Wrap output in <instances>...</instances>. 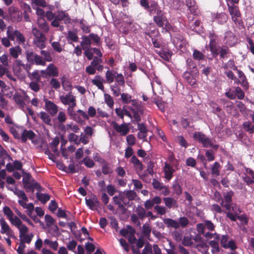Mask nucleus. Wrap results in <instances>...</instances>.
<instances>
[{"label":"nucleus","instance_id":"28","mask_svg":"<svg viewBox=\"0 0 254 254\" xmlns=\"http://www.w3.org/2000/svg\"><path fill=\"white\" fill-rule=\"evenodd\" d=\"M106 67L108 69L105 73L106 82L108 84H111L113 83L115 80L117 71L114 70H110L108 67Z\"/></svg>","mask_w":254,"mask_h":254},{"label":"nucleus","instance_id":"29","mask_svg":"<svg viewBox=\"0 0 254 254\" xmlns=\"http://www.w3.org/2000/svg\"><path fill=\"white\" fill-rule=\"evenodd\" d=\"M164 224L168 228H173L177 229L179 228V223L178 221L171 218H165L163 220Z\"/></svg>","mask_w":254,"mask_h":254},{"label":"nucleus","instance_id":"24","mask_svg":"<svg viewBox=\"0 0 254 254\" xmlns=\"http://www.w3.org/2000/svg\"><path fill=\"white\" fill-rule=\"evenodd\" d=\"M9 15L11 20L14 22H19L22 20L21 13L15 9L9 11Z\"/></svg>","mask_w":254,"mask_h":254},{"label":"nucleus","instance_id":"54","mask_svg":"<svg viewBox=\"0 0 254 254\" xmlns=\"http://www.w3.org/2000/svg\"><path fill=\"white\" fill-rule=\"evenodd\" d=\"M220 168V165L218 162H215L211 168V173L212 175L219 176L220 175L219 169Z\"/></svg>","mask_w":254,"mask_h":254},{"label":"nucleus","instance_id":"33","mask_svg":"<svg viewBox=\"0 0 254 254\" xmlns=\"http://www.w3.org/2000/svg\"><path fill=\"white\" fill-rule=\"evenodd\" d=\"M220 58L225 59L228 58L230 56V51L227 46H222L220 48L219 52Z\"/></svg>","mask_w":254,"mask_h":254},{"label":"nucleus","instance_id":"2","mask_svg":"<svg viewBox=\"0 0 254 254\" xmlns=\"http://www.w3.org/2000/svg\"><path fill=\"white\" fill-rule=\"evenodd\" d=\"M32 33L35 37L34 45L39 49L42 50L46 47V38L45 34L36 27L32 28Z\"/></svg>","mask_w":254,"mask_h":254},{"label":"nucleus","instance_id":"45","mask_svg":"<svg viewBox=\"0 0 254 254\" xmlns=\"http://www.w3.org/2000/svg\"><path fill=\"white\" fill-rule=\"evenodd\" d=\"M222 67L224 69H228L230 68L235 71L238 69L237 66L235 65V62L233 59L229 60L228 62L223 64Z\"/></svg>","mask_w":254,"mask_h":254},{"label":"nucleus","instance_id":"8","mask_svg":"<svg viewBox=\"0 0 254 254\" xmlns=\"http://www.w3.org/2000/svg\"><path fill=\"white\" fill-rule=\"evenodd\" d=\"M112 125L114 129L122 136H126L129 131L127 125L124 122L121 125H119L116 122H113Z\"/></svg>","mask_w":254,"mask_h":254},{"label":"nucleus","instance_id":"11","mask_svg":"<svg viewBox=\"0 0 254 254\" xmlns=\"http://www.w3.org/2000/svg\"><path fill=\"white\" fill-rule=\"evenodd\" d=\"M224 41L226 44L233 47L237 43V38L232 31H228L225 33Z\"/></svg>","mask_w":254,"mask_h":254},{"label":"nucleus","instance_id":"1","mask_svg":"<svg viewBox=\"0 0 254 254\" xmlns=\"http://www.w3.org/2000/svg\"><path fill=\"white\" fill-rule=\"evenodd\" d=\"M193 138L194 140L201 143L204 148L211 147L215 151H217L219 148L218 144H214L212 142V139L201 132L195 131L194 132Z\"/></svg>","mask_w":254,"mask_h":254},{"label":"nucleus","instance_id":"62","mask_svg":"<svg viewBox=\"0 0 254 254\" xmlns=\"http://www.w3.org/2000/svg\"><path fill=\"white\" fill-rule=\"evenodd\" d=\"M235 94L236 97H237L239 100H242L244 98L245 93L240 87H236L235 88Z\"/></svg>","mask_w":254,"mask_h":254},{"label":"nucleus","instance_id":"32","mask_svg":"<svg viewBox=\"0 0 254 254\" xmlns=\"http://www.w3.org/2000/svg\"><path fill=\"white\" fill-rule=\"evenodd\" d=\"M67 111L68 115L72 117L73 120H74L78 123H81L82 122V120L81 118L77 115V113H75L73 110V108H71L68 107L67 109Z\"/></svg>","mask_w":254,"mask_h":254},{"label":"nucleus","instance_id":"37","mask_svg":"<svg viewBox=\"0 0 254 254\" xmlns=\"http://www.w3.org/2000/svg\"><path fill=\"white\" fill-rule=\"evenodd\" d=\"M38 24L39 27L43 31V32L47 33L49 30V26L44 19H38Z\"/></svg>","mask_w":254,"mask_h":254},{"label":"nucleus","instance_id":"27","mask_svg":"<svg viewBox=\"0 0 254 254\" xmlns=\"http://www.w3.org/2000/svg\"><path fill=\"white\" fill-rule=\"evenodd\" d=\"M25 188H26V191L27 192L31 191L32 192H33L35 189L39 191L42 190V187L40 184L35 182L34 180H33L32 182L28 184L27 187H25Z\"/></svg>","mask_w":254,"mask_h":254},{"label":"nucleus","instance_id":"59","mask_svg":"<svg viewBox=\"0 0 254 254\" xmlns=\"http://www.w3.org/2000/svg\"><path fill=\"white\" fill-rule=\"evenodd\" d=\"M216 18L219 23L222 24L226 22L228 19V16L225 13H221L217 15Z\"/></svg>","mask_w":254,"mask_h":254},{"label":"nucleus","instance_id":"60","mask_svg":"<svg viewBox=\"0 0 254 254\" xmlns=\"http://www.w3.org/2000/svg\"><path fill=\"white\" fill-rule=\"evenodd\" d=\"M67 40H71L73 42H77L78 40V37L76 33L72 31H69L67 36Z\"/></svg>","mask_w":254,"mask_h":254},{"label":"nucleus","instance_id":"20","mask_svg":"<svg viewBox=\"0 0 254 254\" xmlns=\"http://www.w3.org/2000/svg\"><path fill=\"white\" fill-rule=\"evenodd\" d=\"M47 67L49 77H58L59 76V69L54 64H50Z\"/></svg>","mask_w":254,"mask_h":254},{"label":"nucleus","instance_id":"34","mask_svg":"<svg viewBox=\"0 0 254 254\" xmlns=\"http://www.w3.org/2000/svg\"><path fill=\"white\" fill-rule=\"evenodd\" d=\"M163 201L165 204V205L168 208H171L173 206H177V201L173 197H164Z\"/></svg>","mask_w":254,"mask_h":254},{"label":"nucleus","instance_id":"7","mask_svg":"<svg viewBox=\"0 0 254 254\" xmlns=\"http://www.w3.org/2000/svg\"><path fill=\"white\" fill-rule=\"evenodd\" d=\"M26 57L27 61L32 64H35L37 65H41L42 62V59L41 56L31 51H27L26 52Z\"/></svg>","mask_w":254,"mask_h":254},{"label":"nucleus","instance_id":"53","mask_svg":"<svg viewBox=\"0 0 254 254\" xmlns=\"http://www.w3.org/2000/svg\"><path fill=\"white\" fill-rule=\"evenodd\" d=\"M3 212L4 214L6 216L9 220H12V218L13 217L14 214L12 211L8 206H4L3 208Z\"/></svg>","mask_w":254,"mask_h":254},{"label":"nucleus","instance_id":"55","mask_svg":"<svg viewBox=\"0 0 254 254\" xmlns=\"http://www.w3.org/2000/svg\"><path fill=\"white\" fill-rule=\"evenodd\" d=\"M33 237L34 235L32 233L24 235L22 238H20V243H22L24 244V243L29 244L32 241Z\"/></svg>","mask_w":254,"mask_h":254},{"label":"nucleus","instance_id":"4","mask_svg":"<svg viewBox=\"0 0 254 254\" xmlns=\"http://www.w3.org/2000/svg\"><path fill=\"white\" fill-rule=\"evenodd\" d=\"M6 35L11 41H14L16 39V41L19 44H24L25 42V38L24 35L17 30H14L12 26H8Z\"/></svg>","mask_w":254,"mask_h":254},{"label":"nucleus","instance_id":"35","mask_svg":"<svg viewBox=\"0 0 254 254\" xmlns=\"http://www.w3.org/2000/svg\"><path fill=\"white\" fill-rule=\"evenodd\" d=\"M38 117L44 122L46 124L48 125H51V119L50 115L43 111L39 113Z\"/></svg>","mask_w":254,"mask_h":254},{"label":"nucleus","instance_id":"5","mask_svg":"<svg viewBox=\"0 0 254 254\" xmlns=\"http://www.w3.org/2000/svg\"><path fill=\"white\" fill-rule=\"evenodd\" d=\"M133 107L131 106H127V108L133 113L134 121L138 123L141 121V117L139 115V114H143L144 113V110L143 107L141 105V102L135 101H133Z\"/></svg>","mask_w":254,"mask_h":254},{"label":"nucleus","instance_id":"15","mask_svg":"<svg viewBox=\"0 0 254 254\" xmlns=\"http://www.w3.org/2000/svg\"><path fill=\"white\" fill-rule=\"evenodd\" d=\"M186 65L188 69L187 71L191 72L193 74H198L196 64L191 58H189L186 60Z\"/></svg>","mask_w":254,"mask_h":254},{"label":"nucleus","instance_id":"38","mask_svg":"<svg viewBox=\"0 0 254 254\" xmlns=\"http://www.w3.org/2000/svg\"><path fill=\"white\" fill-rule=\"evenodd\" d=\"M121 99L122 100V102L124 104H128L131 103V107H133V101L137 102L135 100H132L131 99V96L130 95H129L127 93H122L121 94Z\"/></svg>","mask_w":254,"mask_h":254},{"label":"nucleus","instance_id":"52","mask_svg":"<svg viewBox=\"0 0 254 254\" xmlns=\"http://www.w3.org/2000/svg\"><path fill=\"white\" fill-rule=\"evenodd\" d=\"M36 196L38 200H39L43 203H45L48 201L50 197V195L48 194L36 193Z\"/></svg>","mask_w":254,"mask_h":254},{"label":"nucleus","instance_id":"12","mask_svg":"<svg viewBox=\"0 0 254 254\" xmlns=\"http://www.w3.org/2000/svg\"><path fill=\"white\" fill-rule=\"evenodd\" d=\"M0 224L1 225V233L6 234L7 236L11 238H15L13 235V231L11 230L8 225L7 224L3 218L0 219Z\"/></svg>","mask_w":254,"mask_h":254},{"label":"nucleus","instance_id":"58","mask_svg":"<svg viewBox=\"0 0 254 254\" xmlns=\"http://www.w3.org/2000/svg\"><path fill=\"white\" fill-rule=\"evenodd\" d=\"M18 203L25 209H27V210H34V206L32 203H29L28 204L26 203V202L23 201V200H18Z\"/></svg>","mask_w":254,"mask_h":254},{"label":"nucleus","instance_id":"57","mask_svg":"<svg viewBox=\"0 0 254 254\" xmlns=\"http://www.w3.org/2000/svg\"><path fill=\"white\" fill-rule=\"evenodd\" d=\"M173 190L178 195H180L182 193V190L181 186L179 184L177 181H175L172 187Z\"/></svg>","mask_w":254,"mask_h":254},{"label":"nucleus","instance_id":"26","mask_svg":"<svg viewBox=\"0 0 254 254\" xmlns=\"http://www.w3.org/2000/svg\"><path fill=\"white\" fill-rule=\"evenodd\" d=\"M227 5L228 9L231 16H241V12L238 6L233 3L230 4L228 3Z\"/></svg>","mask_w":254,"mask_h":254},{"label":"nucleus","instance_id":"17","mask_svg":"<svg viewBox=\"0 0 254 254\" xmlns=\"http://www.w3.org/2000/svg\"><path fill=\"white\" fill-rule=\"evenodd\" d=\"M150 15L157 14L160 13L162 10L161 7L158 5V3L154 1H152L150 2L149 8L147 10Z\"/></svg>","mask_w":254,"mask_h":254},{"label":"nucleus","instance_id":"31","mask_svg":"<svg viewBox=\"0 0 254 254\" xmlns=\"http://www.w3.org/2000/svg\"><path fill=\"white\" fill-rule=\"evenodd\" d=\"M10 190L13 191L14 193L19 198H21V200L25 202H27L28 201V198L23 190H20L17 188H15L14 189H10Z\"/></svg>","mask_w":254,"mask_h":254},{"label":"nucleus","instance_id":"6","mask_svg":"<svg viewBox=\"0 0 254 254\" xmlns=\"http://www.w3.org/2000/svg\"><path fill=\"white\" fill-rule=\"evenodd\" d=\"M19 62L13 67V70L14 74L17 76L23 78L25 76V73H27L30 67H28L27 65H25Z\"/></svg>","mask_w":254,"mask_h":254},{"label":"nucleus","instance_id":"3","mask_svg":"<svg viewBox=\"0 0 254 254\" xmlns=\"http://www.w3.org/2000/svg\"><path fill=\"white\" fill-rule=\"evenodd\" d=\"M63 21L65 24H68L71 22V18L69 14L65 11L58 10L56 12L55 19L51 22V25L54 27L60 26V21Z\"/></svg>","mask_w":254,"mask_h":254},{"label":"nucleus","instance_id":"64","mask_svg":"<svg viewBox=\"0 0 254 254\" xmlns=\"http://www.w3.org/2000/svg\"><path fill=\"white\" fill-rule=\"evenodd\" d=\"M90 39L92 40L96 45L99 46L101 43V38L96 34L91 33L89 35Z\"/></svg>","mask_w":254,"mask_h":254},{"label":"nucleus","instance_id":"40","mask_svg":"<svg viewBox=\"0 0 254 254\" xmlns=\"http://www.w3.org/2000/svg\"><path fill=\"white\" fill-rule=\"evenodd\" d=\"M131 162L134 165V167L139 171H142L143 169V164L135 155L132 156Z\"/></svg>","mask_w":254,"mask_h":254},{"label":"nucleus","instance_id":"63","mask_svg":"<svg viewBox=\"0 0 254 254\" xmlns=\"http://www.w3.org/2000/svg\"><path fill=\"white\" fill-rule=\"evenodd\" d=\"M9 221L12 225H14L17 228L23 225L21 219L16 216H15L14 217H12V220Z\"/></svg>","mask_w":254,"mask_h":254},{"label":"nucleus","instance_id":"46","mask_svg":"<svg viewBox=\"0 0 254 254\" xmlns=\"http://www.w3.org/2000/svg\"><path fill=\"white\" fill-rule=\"evenodd\" d=\"M135 212L137 215L140 218V219L143 220L146 217V211L144 208L140 205L136 207Z\"/></svg>","mask_w":254,"mask_h":254},{"label":"nucleus","instance_id":"21","mask_svg":"<svg viewBox=\"0 0 254 254\" xmlns=\"http://www.w3.org/2000/svg\"><path fill=\"white\" fill-rule=\"evenodd\" d=\"M238 76L240 79V84L244 87V89L247 90L249 88V83L247 81V78L244 72L239 69L237 70Z\"/></svg>","mask_w":254,"mask_h":254},{"label":"nucleus","instance_id":"10","mask_svg":"<svg viewBox=\"0 0 254 254\" xmlns=\"http://www.w3.org/2000/svg\"><path fill=\"white\" fill-rule=\"evenodd\" d=\"M45 102L46 110L52 116H55L58 112V107L54 102L49 100L48 99H44Z\"/></svg>","mask_w":254,"mask_h":254},{"label":"nucleus","instance_id":"56","mask_svg":"<svg viewBox=\"0 0 254 254\" xmlns=\"http://www.w3.org/2000/svg\"><path fill=\"white\" fill-rule=\"evenodd\" d=\"M151 231V228L147 223H145L142 226V233L143 235L146 237H149Z\"/></svg>","mask_w":254,"mask_h":254},{"label":"nucleus","instance_id":"48","mask_svg":"<svg viewBox=\"0 0 254 254\" xmlns=\"http://www.w3.org/2000/svg\"><path fill=\"white\" fill-rule=\"evenodd\" d=\"M115 80L116 82L117 83V85H119L121 86H125V78L123 75L122 73H118L117 72V73L115 76Z\"/></svg>","mask_w":254,"mask_h":254},{"label":"nucleus","instance_id":"43","mask_svg":"<svg viewBox=\"0 0 254 254\" xmlns=\"http://www.w3.org/2000/svg\"><path fill=\"white\" fill-rule=\"evenodd\" d=\"M113 199L115 203L118 205L119 209L122 210L123 212H125L126 211L127 209L124 205L122 203V199H121L120 196L119 197L118 196H115L113 197Z\"/></svg>","mask_w":254,"mask_h":254},{"label":"nucleus","instance_id":"49","mask_svg":"<svg viewBox=\"0 0 254 254\" xmlns=\"http://www.w3.org/2000/svg\"><path fill=\"white\" fill-rule=\"evenodd\" d=\"M101 76L100 75H96L95 78L92 80V83L96 85L99 89L104 90V87L103 82L101 81Z\"/></svg>","mask_w":254,"mask_h":254},{"label":"nucleus","instance_id":"50","mask_svg":"<svg viewBox=\"0 0 254 254\" xmlns=\"http://www.w3.org/2000/svg\"><path fill=\"white\" fill-rule=\"evenodd\" d=\"M104 96L105 103L109 108H112L114 104L113 97L108 93L104 94Z\"/></svg>","mask_w":254,"mask_h":254},{"label":"nucleus","instance_id":"18","mask_svg":"<svg viewBox=\"0 0 254 254\" xmlns=\"http://www.w3.org/2000/svg\"><path fill=\"white\" fill-rule=\"evenodd\" d=\"M198 74H193L192 73L185 71L183 74V77L186 80L187 82L191 86H194L196 84V79L195 77Z\"/></svg>","mask_w":254,"mask_h":254},{"label":"nucleus","instance_id":"14","mask_svg":"<svg viewBox=\"0 0 254 254\" xmlns=\"http://www.w3.org/2000/svg\"><path fill=\"white\" fill-rule=\"evenodd\" d=\"M40 54L41 55L43 56H41V58L42 59V62L41 64V66L46 65L47 62H51L53 61V58L50 51L46 50H41L40 51Z\"/></svg>","mask_w":254,"mask_h":254},{"label":"nucleus","instance_id":"51","mask_svg":"<svg viewBox=\"0 0 254 254\" xmlns=\"http://www.w3.org/2000/svg\"><path fill=\"white\" fill-rule=\"evenodd\" d=\"M152 245L147 243L145 245L142 253H140L139 250L135 252L134 254H150L152 252Z\"/></svg>","mask_w":254,"mask_h":254},{"label":"nucleus","instance_id":"23","mask_svg":"<svg viewBox=\"0 0 254 254\" xmlns=\"http://www.w3.org/2000/svg\"><path fill=\"white\" fill-rule=\"evenodd\" d=\"M75 98V96L73 95L71 92H69L65 96L61 95L60 96V99L61 102L64 105H70L71 102V100Z\"/></svg>","mask_w":254,"mask_h":254},{"label":"nucleus","instance_id":"13","mask_svg":"<svg viewBox=\"0 0 254 254\" xmlns=\"http://www.w3.org/2000/svg\"><path fill=\"white\" fill-rule=\"evenodd\" d=\"M164 172V178L168 181H170L173 177V174L175 172V170L173 166L169 163L165 162L163 168Z\"/></svg>","mask_w":254,"mask_h":254},{"label":"nucleus","instance_id":"44","mask_svg":"<svg viewBox=\"0 0 254 254\" xmlns=\"http://www.w3.org/2000/svg\"><path fill=\"white\" fill-rule=\"evenodd\" d=\"M243 127L245 131L249 133H254V126L249 121L245 122L243 124Z\"/></svg>","mask_w":254,"mask_h":254},{"label":"nucleus","instance_id":"42","mask_svg":"<svg viewBox=\"0 0 254 254\" xmlns=\"http://www.w3.org/2000/svg\"><path fill=\"white\" fill-rule=\"evenodd\" d=\"M28 76L31 80H35L36 81L40 82L41 80V75L38 70H35L32 73H30L29 70H27Z\"/></svg>","mask_w":254,"mask_h":254},{"label":"nucleus","instance_id":"30","mask_svg":"<svg viewBox=\"0 0 254 254\" xmlns=\"http://www.w3.org/2000/svg\"><path fill=\"white\" fill-rule=\"evenodd\" d=\"M156 53H157L161 58L166 60L169 61V58L171 57V52L166 49H163L161 50H155Z\"/></svg>","mask_w":254,"mask_h":254},{"label":"nucleus","instance_id":"19","mask_svg":"<svg viewBox=\"0 0 254 254\" xmlns=\"http://www.w3.org/2000/svg\"><path fill=\"white\" fill-rule=\"evenodd\" d=\"M35 136V133L32 130L24 129L22 133L21 139L23 142H26L28 139L30 140L33 139Z\"/></svg>","mask_w":254,"mask_h":254},{"label":"nucleus","instance_id":"22","mask_svg":"<svg viewBox=\"0 0 254 254\" xmlns=\"http://www.w3.org/2000/svg\"><path fill=\"white\" fill-rule=\"evenodd\" d=\"M13 99L16 104L21 108L25 107V103L24 102V97L19 94L18 93H15L13 96Z\"/></svg>","mask_w":254,"mask_h":254},{"label":"nucleus","instance_id":"9","mask_svg":"<svg viewBox=\"0 0 254 254\" xmlns=\"http://www.w3.org/2000/svg\"><path fill=\"white\" fill-rule=\"evenodd\" d=\"M85 203L87 206L92 210H97L99 207L100 202L95 194H92L90 198H85Z\"/></svg>","mask_w":254,"mask_h":254},{"label":"nucleus","instance_id":"47","mask_svg":"<svg viewBox=\"0 0 254 254\" xmlns=\"http://www.w3.org/2000/svg\"><path fill=\"white\" fill-rule=\"evenodd\" d=\"M65 129L68 132L72 131L75 133H78L80 131V128L77 125L74 124L72 123L66 124L65 126Z\"/></svg>","mask_w":254,"mask_h":254},{"label":"nucleus","instance_id":"61","mask_svg":"<svg viewBox=\"0 0 254 254\" xmlns=\"http://www.w3.org/2000/svg\"><path fill=\"white\" fill-rule=\"evenodd\" d=\"M176 141L182 146L187 148L188 146V143L187 140L182 135H179L176 138Z\"/></svg>","mask_w":254,"mask_h":254},{"label":"nucleus","instance_id":"16","mask_svg":"<svg viewBox=\"0 0 254 254\" xmlns=\"http://www.w3.org/2000/svg\"><path fill=\"white\" fill-rule=\"evenodd\" d=\"M153 20L158 27H163L164 25V22L167 20V18L162 11L159 14L158 13L154 16Z\"/></svg>","mask_w":254,"mask_h":254},{"label":"nucleus","instance_id":"41","mask_svg":"<svg viewBox=\"0 0 254 254\" xmlns=\"http://www.w3.org/2000/svg\"><path fill=\"white\" fill-rule=\"evenodd\" d=\"M9 51L10 55L13 58L16 59L18 58L19 54L21 53V49L19 46H17L10 48Z\"/></svg>","mask_w":254,"mask_h":254},{"label":"nucleus","instance_id":"25","mask_svg":"<svg viewBox=\"0 0 254 254\" xmlns=\"http://www.w3.org/2000/svg\"><path fill=\"white\" fill-rule=\"evenodd\" d=\"M82 41L80 45L82 49H90L91 45V41L89 36L83 35L81 37Z\"/></svg>","mask_w":254,"mask_h":254},{"label":"nucleus","instance_id":"36","mask_svg":"<svg viewBox=\"0 0 254 254\" xmlns=\"http://www.w3.org/2000/svg\"><path fill=\"white\" fill-rule=\"evenodd\" d=\"M209 47L211 54L214 58H216L219 55L220 47L217 44H209Z\"/></svg>","mask_w":254,"mask_h":254},{"label":"nucleus","instance_id":"39","mask_svg":"<svg viewBox=\"0 0 254 254\" xmlns=\"http://www.w3.org/2000/svg\"><path fill=\"white\" fill-rule=\"evenodd\" d=\"M184 40V36L180 33L175 34L173 38V43L176 45H179V46L182 45V44L183 43Z\"/></svg>","mask_w":254,"mask_h":254}]
</instances>
